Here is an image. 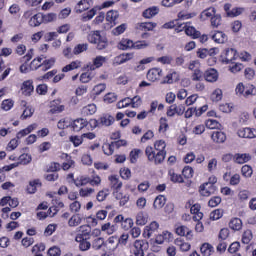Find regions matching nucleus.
<instances>
[{
  "label": "nucleus",
  "instance_id": "61",
  "mask_svg": "<svg viewBox=\"0 0 256 256\" xmlns=\"http://www.w3.org/2000/svg\"><path fill=\"white\" fill-rule=\"evenodd\" d=\"M69 141H70V143H73L74 147H79L80 145H83V135L70 136Z\"/></svg>",
  "mask_w": 256,
  "mask_h": 256
},
{
  "label": "nucleus",
  "instance_id": "62",
  "mask_svg": "<svg viewBox=\"0 0 256 256\" xmlns=\"http://www.w3.org/2000/svg\"><path fill=\"white\" fill-rule=\"evenodd\" d=\"M13 105H15L13 100L6 99L1 103V109H3V111H11V109H13Z\"/></svg>",
  "mask_w": 256,
  "mask_h": 256
},
{
  "label": "nucleus",
  "instance_id": "42",
  "mask_svg": "<svg viewBox=\"0 0 256 256\" xmlns=\"http://www.w3.org/2000/svg\"><path fill=\"white\" fill-rule=\"evenodd\" d=\"M43 59H45V56L42 55V56L35 58L30 63V67H31L32 71H37V69H39V67H41L43 69Z\"/></svg>",
  "mask_w": 256,
  "mask_h": 256
},
{
  "label": "nucleus",
  "instance_id": "64",
  "mask_svg": "<svg viewBox=\"0 0 256 256\" xmlns=\"http://www.w3.org/2000/svg\"><path fill=\"white\" fill-rule=\"evenodd\" d=\"M134 224L135 223L133 222V220L131 218H126L122 222L121 227H122V229H124V231H129V229H133Z\"/></svg>",
  "mask_w": 256,
  "mask_h": 256
},
{
  "label": "nucleus",
  "instance_id": "31",
  "mask_svg": "<svg viewBox=\"0 0 256 256\" xmlns=\"http://www.w3.org/2000/svg\"><path fill=\"white\" fill-rule=\"evenodd\" d=\"M216 13L217 10L214 7L207 8L201 12L200 19H202V21H207V19L214 17Z\"/></svg>",
  "mask_w": 256,
  "mask_h": 256
},
{
  "label": "nucleus",
  "instance_id": "16",
  "mask_svg": "<svg viewBox=\"0 0 256 256\" xmlns=\"http://www.w3.org/2000/svg\"><path fill=\"white\" fill-rule=\"evenodd\" d=\"M35 87L33 86V80H26L21 85V92L22 95H25V97L31 96V93H33Z\"/></svg>",
  "mask_w": 256,
  "mask_h": 256
},
{
  "label": "nucleus",
  "instance_id": "23",
  "mask_svg": "<svg viewBox=\"0 0 256 256\" xmlns=\"http://www.w3.org/2000/svg\"><path fill=\"white\" fill-rule=\"evenodd\" d=\"M135 42L131 39L123 38L119 43H118V49L120 51H127L128 49H134Z\"/></svg>",
  "mask_w": 256,
  "mask_h": 256
},
{
  "label": "nucleus",
  "instance_id": "38",
  "mask_svg": "<svg viewBox=\"0 0 256 256\" xmlns=\"http://www.w3.org/2000/svg\"><path fill=\"white\" fill-rule=\"evenodd\" d=\"M37 187H41V180L35 179L30 181L29 185L27 186V193L33 195V193L37 192Z\"/></svg>",
  "mask_w": 256,
  "mask_h": 256
},
{
  "label": "nucleus",
  "instance_id": "2",
  "mask_svg": "<svg viewBox=\"0 0 256 256\" xmlns=\"http://www.w3.org/2000/svg\"><path fill=\"white\" fill-rule=\"evenodd\" d=\"M88 41L89 43L97 45L96 48L99 51H103V49H107V47H109V41L107 40V37L101 35V32L99 31L90 32L88 35Z\"/></svg>",
  "mask_w": 256,
  "mask_h": 256
},
{
  "label": "nucleus",
  "instance_id": "12",
  "mask_svg": "<svg viewBox=\"0 0 256 256\" xmlns=\"http://www.w3.org/2000/svg\"><path fill=\"white\" fill-rule=\"evenodd\" d=\"M77 235L75 241H83V239H87L89 235H91V227L89 225H82L76 229Z\"/></svg>",
  "mask_w": 256,
  "mask_h": 256
},
{
  "label": "nucleus",
  "instance_id": "60",
  "mask_svg": "<svg viewBox=\"0 0 256 256\" xmlns=\"http://www.w3.org/2000/svg\"><path fill=\"white\" fill-rule=\"evenodd\" d=\"M205 126L207 129H219L221 127V124L215 119H208L206 120Z\"/></svg>",
  "mask_w": 256,
  "mask_h": 256
},
{
  "label": "nucleus",
  "instance_id": "7",
  "mask_svg": "<svg viewBox=\"0 0 256 256\" xmlns=\"http://www.w3.org/2000/svg\"><path fill=\"white\" fill-rule=\"evenodd\" d=\"M159 230V222L152 221L149 225L145 226L143 231V237L145 239H151L153 237V234L157 233Z\"/></svg>",
  "mask_w": 256,
  "mask_h": 256
},
{
  "label": "nucleus",
  "instance_id": "63",
  "mask_svg": "<svg viewBox=\"0 0 256 256\" xmlns=\"http://www.w3.org/2000/svg\"><path fill=\"white\" fill-rule=\"evenodd\" d=\"M211 27L217 29L221 25V16L220 14H216L210 18Z\"/></svg>",
  "mask_w": 256,
  "mask_h": 256
},
{
  "label": "nucleus",
  "instance_id": "13",
  "mask_svg": "<svg viewBox=\"0 0 256 256\" xmlns=\"http://www.w3.org/2000/svg\"><path fill=\"white\" fill-rule=\"evenodd\" d=\"M146 77H147L148 81L155 83V81H159V79H161V77H163V69L152 68L147 72Z\"/></svg>",
  "mask_w": 256,
  "mask_h": 256
},
{
  "label": "nucleus",
  "instance_id": "11",
  "mask_svg": "<svg viewBox=\"0 0 256 256\" xmlns=\"http://www.w3.org/2000/svg\"><path fill=\"white\" fill-rule=\"evenodd\" d=\"M238 137L241 139H255L256 138V129L255 128H240L237 131Z\"/></svg>",
  "mask_w": 256,
  "mask_h": 256
},
{
  "label": "nucleus",
  "instance_id": "35",
  "mask_svg": "<svg viewBox=\"0 0 256 256\" xmlns=\"http://www.w3.org/2000/svg\"><path fill=\"white\" fill-rule=\"evenodd\" d=\"M148 221H149V214L143 211L138 212V214L136 215V225H140V226L147 225Z\"/></svg>",
  "mask_w": 256,
  "mask_h": 256
},
{
  "label": "nucleus",
  "instance_id": "33",
  "mask_svg": "<svg viewBox=\"0 0 256 256\" xmlns=\"http://www.w3.org/2000/svg\"><path fill=\"white\" fill-rule=\"evenodd\" d=\"M233 159L238 165H243L244 163H248V161H251V155L247 153L235 154Z\"/></svg>",
  "mask_w": 256,
  "mask_h": 256
},
{
  "label": "nucleus",
  "instance_id": "41",
  "mask_svg": "<svg viewBox=\"0 0 256 256\" xmlns=\"http://www.w3.org/2000/svg\"><path fill=\"white\" fill-rule=\"evenodd\" d=\"M185 33L188 35V37H192V39H198V37H201V32L197 31L195 27L189 26L188 24L186 26Z\"/></svg>",
  "mask_w": 256,
  "mask_h": 256
},
{
  "label": "nucleus",
  "instance_id": "37",
  "mask_svg": "<svg viewBox=\"0 0 256 256\" xmlns=\"http://www.w3.org/2000/svg\"><path fill=\"white\" fill-rule=\"evenodd\" d=\"M158 14H159V7L152 6L143 12V17H145V19H152V17H155V15H158Z\"/></svg>",
  "mask_w": 256,
  "mask_h": 256
},
{
  "label": "nucleus",
  "instance_id": "56",
  "mask_svg": "<svg viewBox=\"0 0 256 256\" xmlns=\"http://www.w3.org/2000/svg\"><path fill=\"white\" fill-rule=\"evenodd\" d=\"M143 153V150L141 149H133L130 152V162L131 163H137V159H139V155Z\"/></svg>",
  "mask_w": 256,
  "mask_h": 256
},
{
  "label": "nucleus",
  "instance_id": "40",
  "mask_svg": "<svg viewBox=\"0 0 256 256\" xmlns=\"http://www.w3.org/2000/svg\"><path fill=\"white\" fill-rule=\"evenodd\" d=\"M200 251H201L203 256H211V255H213L215 249L213 248V246L211 244L204 243L200 247Z\"/></svg>",
  "mask_w": 256,
  "mask_h": 256
},
{
  "label": "nucleus",
  "instance_id": "45",
  "mask_svg": "<svg viewBox=\"0 0 256 256\" xmlns=\"http://www.w3.org/2000/svg\"><path fill=\"white\" fill-rule=\"evenodd\" d=\"M119 19V12L116 10H110L106 14V21L108 23H115Z\"/></svg>",
  "mask_w": 256,
  "mask_h": 256
},
{
  "label": "nucleus",
  "instance_id": "49",
  "mask_svg": "<svg viewBox=\"0 0 256 256\" xmlns=\"http://www.w3.org/2000/svg\"><path fill=\"white\" fill-rule=\"evenodd\" d=\"M154 27H157V24L153 22H142L138 24V29L140 31H153Z\"/></svg>",
  "mask_w": 256,
  "mask_h": 256
},
{
  "label": "nucleus",
  "instance_id": "28",
  "mask_svg": "<svg viewBox=\"0 0 256 256\" xmlns=\"http://www.w3.org/2000/svg\"><path fill=\"white\" fill-rule=\"evenodd\" d=\"M35 129H37V123L31 124L27 128L20 130L17 133L16 138L23 139V137H27V135H29V133H33V131H35Z\"/></svg>",
  "mask_w": 256,
  "mask_h": 256
},
{
  "label": "nucleus",
  "instance_id": "55",
  "mask_svg": "<svg viewBox=\"0 0 256 256\" xmlns=\"http://www.w3.org/2000/svg\"><path fill=\"white\" fill-rule=\"evenodd\" d=\"M205 77V73L199 69H195L191 75L192 81H203V78Z\"/></svg>",
  "mask_w": 256,
  "mask_h": 256
},
{
  "label": "nucleus",
  "instance_id": "27",
  "mask_svg": "<svg viewBox=\"0 0 256 256\" xmlns=\"http://www.w3.org/2000/svg\"><path fill=\"white\" fill-rule=\"evenodd\" d=\"M190 213H192L193 219L195 221H201L203 219V212H201V205L199 204H194L191 208H190Z\"/></svg>",
  "mask_w": 256,
  "mask_h": 256
},
{
  "label": "nucleus",
  "instance_id": "48",
  "mask_svg": "<svg viewBox=\"0 0 256 256\" xmlns=\"http://www.w3.org/2000/svg\"><path fill=\"white\" fill-rule=\"evenodd\" d=\"M175 245H177V247H179L180 251H184L187 252L191 249V244H189L188 242H185L181 239H176L174 241Z\"/></svg>",
  "mask_w": 256,
  "mask_h": 256
},
{
  "label": "nucleus",
  "instance_id": "6",
  "mask_svg": "<svg viewBox=\"0 0 256 256\" xmlns=\"http://www.w3.org/2000/svg\"><path fill=\"white\" fill-rule=\"evenodd\" d=\"M127 145L125 140H118L116 142L105 143L102 146L105 155H111L115 151V147H121Z\"/></svg>",
  "mask_w": 256,
  "mask_h": 256
},
{
  "label": "nucleus",
  "instance_id": "8",
  "mask_svg": "<svg viewBox=\"0 0 256 256\" xmlns=\"http://www.w3.org/2000/svg\"><path fill=\"white\" fill-rule=\"evenodd\" d=\"M183 113H185V105L172 104L168 108L166 115H167V117H175V115H178L179 117H181V115H183Z\"/></svg>",
  "mask_w": 256,
  "mask_h": 256
},
{
  "label": "nucleus",
  "instance_id": "54",
  "mask_svg": "<svg viewBox=\"0 0 256 256\" xmlns=\"http://www.w3.org/2000/svg\"><path fill=\"white\" fill-rule=\"evenodd\" d=\"M93 193H95V190L91 187H85L79 190V195L83 198L91 197Z\"/></svg>",
  "mask_w": 256,
  "mask_h": 256
},
{
  "label": "nucleus",
  "instance_id": "46",
  "mask_svg": "<svg viewBox=\"0 0 256 256\" xmlns=\"http://www.w3.org/2000/svg\"><path fill=\"white\" fill-rule=\"evenodd\" d=\"M74 185L77 187H85V185H89V176H79L74 179Z\"/></svg>",
  "mask_w": 256,
  "mask_h": 256
},
{
  "label": "nucleus",
  "instance_id": "1",
  "mask_svg": "<svg viewBox=\"0 0 256 256\" xmlns=\"http://www.w3.org/2000/svg\"><path fill=\"white\" fill-rule=\"evenodd\" d=\"M165 147H167V144L164 140H157L154 143V149L157 152L153 150V147L147 146L145 149V155L148 161L155 163V165H161V163L165 161V155H167Z\"/></svg>",
  "mask_w": 256,
  "mask_h": 256
},
{
  "label": "nucleus",
  "instance_id": "53",
  "mask_svg": "<svg viewBox=\"0 0 256 256\" xmlns=\"http://www.w3.org/2000/svg\"><path fill=\"white\" fill-rule=\"evenodd\" d=\"M223 99V90L217 88L211 94V100L215 103L221 101Z\"/></svg>",
  "mask_w": 256,
  "mask_h": 256
},
{
  "label": "nucleus",
  "instance_id": "39",
  "mask_svg": "<svg viewBox=\"0 0 256 256\" xmlns=\"http://www.w3.org/2000/svg\"><path fill=\"white\" fill-rule=\"evenodd\" d=\"M105 247V238L103 237H96L92 241V249H95V251H99Z\"/></svg>",
  "mask_w": 256,
  "mask_h": 256
},
{
  "label": "nucleus",
  "instance_id": "34",
  "mask_svg": "<svg viewBox=\"0 0 256 256\" xmlns=\"http://www.w3.org/2000/svg\"><path fill=\"white\" fill-rule=\"evenodd\" d=\"M211 139L214 143H225L227 141V135L222 131H215L212 133Z\"/></svg>",
  "mask_w": 256,
  "mask_h": 256
},
{
  "label": "nucleus",
  "instance_id": "20",
  "mask_svg": "<svg viewBox=\"0 0 256 256\" xmlns=\"http://www.w3.org/2000/svg\"><path fill=\"white\" fill-rule=\"evenodd\" d=\"M237 59V50L228 48L224 52V63H233Z\"/></svg>",
  "mask_w": 256,
  "mask_h": 256
},
{
  "label": "nucleus",
  "instance_id": "29",
  "mask_svg": "<svg viewBox=\"0 0 256 256\" xmlns=\"http://www.w3.org/2000/svg\"><path fill=\"white\" fill-rule=\"evenodd\" d=\"M113 195L115 199L120 201L121 207L127 205L129 203V194H123L121 191H113Z\"/></svg>",
  "mask_w": 256,
  "mask_h": 256
},
{
  "label": "nucleus",
  "instance_id": "57",
  "mask_svg": "<svg viewBox=\"0 0 256 256\" xmlns=\"http://www.w3.org/2000/svg\"><path fill=\"white\" fill-rule=\"evenodd\" d=\"M151 43L147 40H139L134 42V49L141 50V49H147Z\"/></svg>",
  "mask_w": 256,
  "mask_h": 256
},
{
  "label": "nucleus",
  "instance_id": "43",
  "mask_svg": "<svg viewBox=\"0 0 256 256\" xmlns=\"http://www.w3.org/2000/svg\"><path fill=\"white\" fill-rule=\"evenodd\" d=\"M41 23H43V15L41 14H36L32 16L29 20L30 27H39Z\"/></svg>",
  "mask_w": 256,
  "mask_h": 256
},
{
  "label": "nucleus",
  "instance_id": "24",
  "mask_svg": "<svg viewBox=\"0 0 256 256\" xmlns=\"http://www.w3.org/2000/svg\"><path fill=\"white\" fill-rule=\"evenodd\" d=\"M83 62L81 60L72 61L70 64L62 68V73H69V71H75V69H81Z\"/></svg>",
  "mask_w": 256,
  "mask_h": 256
},
{
  "label": "nucleus",
  "instance_id": "18",
  "mask_svg": "<svg viewBox=\"0 0 256 256\" xmlns=\"http://www.w3.org/2000/svg\"><path fill=\"white\" fill-rule=\"evenodd\" d=\"M92 5L93 0H80L75 7V11L76 13H83V11L91 9Z\"/></svg>",
  "mask_w": 256,
  "mask_h": 256
},
{
  "label": "nucleus",
  "instance_id": "32",
  "mask_svg": "<svg viewBox=\"0 0 256 256\" xmlns=\"http://www.w3.org/2000/svg\"><path fill=\"white\" fill-rule=\"evenodd\" d=\"M211 39L215 43H225V41H227V34L223 31H216L213 34H211Z\"/></svg>",
  "mask_w": 256,
  "mask_h": 256
},
{
  "label": "nucleus",
  "instance_id": "50",
  "mask_svg": "<svg viewBox=\"0 0 256 256\" xmlns=\"http://www.w3.org/2000/svg\"><path fill=\"white\" fill-rule=\"evenodd\" d=\"M215 51H217L216 48H212L210 50L203 48V49H199L197 51V55L200 59H205V58H207V55H213V53H215Z\"/></svg>",
  "mask_w": 256,
  "mask_h": 256
},
{
  "label": "nucleus",
  "instance_id": "15",
  "mask_svg": "<svg viewBox=\"0 0 256 256\" xmlns=\"http://www.w3.org/2000/svg\"><path fill=\"white\" fill-rule=\"evenodd\" d=\"M224 11L227 17H239V15L243 13V8H238V7L231 8V4H225Z\"/></svg>",
  "mask_w": 256,
  "mask_h": 256
},
{
  "label": "nucleus",
  "instance_id": "22",
  "mask_svg": "<svg viewBox=\"0 0 256 256\" xmlns=\"http://www.w3.org/2000/svg\"><path fill=\"white\" fill-rule=\"evenodd\" d=\"M87 125H89V122H87L86 119L78 118L73 121L72 129H73V131L79 132L82 129H85V127H87Z\"/></svg>",
  "mask_w": 256,
  "mask_h": 256
},
{
  "label": "nucleus",
  "instance_id": "52",
  "mask_svg": "<svg viewBox=\"0 0 256 256\" xmlns=\"http://www.w3.org/2000/svg\"><path fill=\"white\" fill-rule=\"evenodd\" d=\"M69 210L74 214L81 213V202L78 200L73 201L69 204Z\"/></svg>",
  "mask_w": 256,
  "mask_h": 256
},
{
  "label": "nucleus",
  "instance_id": "9",
  "mask_svg": "<svg viewBox=\"0 0 256 256\" xmlns=\"http://www.w3.org/2000/svg\"><path fill=\"white\" fill-rule=\"evenodd\" d=\"M199 192L202 197H211V195L217 193V187L212 184L204 183L200 186Z\"/></svg>",
  "mask_w": 256,
  "mask_h": 256
},
{
  "label": "nucleus",
  "instance_id": "21",
  "mask_svg": "<svg viewBox=\"0 0 256 256\" xmlns=\"http://www.w3.org/2000/svg\"><path fill=\"white\" fill-rule=\"evenodd\" d=\"M108 181H110V188L113 191H119L123 187V182L115 175L109 176Z\"/></svg>",
  "mask_w": 256,
  "mask_h": 256
},
{
  "label": "nucleus",
  "instance_id": "10",
  "mask_svg": "<svg viewBox=\"0 0 256 256\" xmlns=\"http://www.w3.org/2000/svg\"><path fill=\"white\" fill-rule=\"evenodd\" d=\"M175 233L179 237H186L189 241L193 239V231L185 225H176Z\"/></svg>",
  "mask_w": 256,
  "mask_h": 256
},
{
  "label": "nucleus",
  "instance_id": "17",
  "mask_svg": "<svg viewBox=\"0 0 256 256\" xmlns=\"http://www.w3.org/2000/svg\"><path fill=\"white\" fill-rule=\"evenodd\" d=\"M135 57L134 53H123L114 58V65H123Z\"/></svg>",
  "mask_w": 256,
  "mask_h": 256
},
{
  "label": "nucleus",
  "instance_id": "47",
  "mask_svg": "<svg viewBox=\"0 0 256 256\" xmlns=\"http://www.w3.org/2000/svg\"><path fill=\"white\" fill-rule=\"evenodd\" d=\"M101 231H103L104 233H107V235H113V233L117 231V226L111 225V223L108 222L102 225Z\"/></svg>",
  "mask_w": 256,
  "mask_h": 256
},
{
  "label": "nucleus",
  "instance_id": "3",
  "mask_svg": "<svg viewBox=\"0 0 256 256\" xmlns=\"http://www.w3.org/2000/svg\"><path fill=\"white\" fill-rule=\"evenodd\" d=\"M235 94L238 97H251L256 94V88L252 84L245 86L243 82H239L235 88Z\"/></svg>",
  "mask_w": 256,
  "mask_h": 256
},
{
  "label": "nucleus",
  "instance_id": "51",
  "mask_svg": "<svg viewBox=\"0 0 256 256\" xmlns=\"http://www.w3.org/2000/svg\"><path fill=\"white\" fill-rule=\"evenodd\" d=\"M154 209H163L165 207V196L159 195L154 200Z\"/></svg>",
  "mask_w": 256,
  "mask_h": 256
},
{
  "label": "nucleus",
  "instance_id": "44",
  "mask_svg": "<svg viewBox=\"0 0 256 256\" xmlns=\"http://www.w3.org/2000/svg\"><path fill=\"white\" fill-rule=\"evenodd\" d=\"M97 113V106L95 104H88L82 108V115H95Z\"/></svg>",
  "mask_w": 256,
  "mask_h": 256
},
{
  "label": "nucleus",
  "instance_id": "5",
  "mask_svg": "<svg viewBox=\"0 0 256 256\" xmlns=\"http://www.w3.org/2000/svg\"><path fill=\"white\" fill-rule=\"evenodd\" d=\"M149 249V242L145 240H136L133 243V254L135 256H145V252Z\"/></svg>",
  "mask_w": 256,
  "mask_h": 256
},
{
  "label": "nucleus",
  "instance_id": "14",
  "mask_svg": "<svg viewBox=\"0 0 256 256\" xmlns=\"http://www.w3.org/2000/svg\"><path fill=\"white\" fill-rule=\"evenodd\" d=\"M104 247L109 251L110 253H113L119 247V241L117 236H110L105 242Z\"/></svg>",
  "mask_w": 256,
  "mask_h": 256
},
{
  "label": "nucleus",
  "instance_id": "4",
  "mask_svg": "<svg viewBox=\"0 0 256 256\" xmlns=\"http://www.w3.org/2000/svg\"><path fill=\"white\" fill-rule=\"evenodd\" d=\"M107 63V57L105 56H96L92 59V62H89L84 66V69L87 71H95V69H101L102 65H105Z\"/></svg>",
  "mask_w": 256,
  "mask_h": 256
},
{
  "label": "nucleus",
  "instance_id": "19",
  "mask_svg": "<svg viewBox=\"0 0 256 256\" xmlns=\"http://www.w3.org/2000/svg\"><path fill=\"white\" fill-rule=\"evenodd\" d=\"M204 79L208 83H215L217 79H219V72H217L215 69L210 68L205 71L204 73Z\"/></svg>",
  "mask_w": 256,
  "mask_h": 256
},
{
  "label": "nucleus",
  "instance_id": "58",
  "mask_svg": "<svg viewBox=\"0 0 256 256\" xmlns=\"http://www.w3.org/2000/svg\"><path fill=\"white\" fill-rule=\"evenodd\" d=\"M177 77H179L177 72H171L166 75V77L164 78L162 83H167L168 85H171V83H173L175 80H177Z\"/></svg>",
  "mask_w": 256,
  "mask_h": 256
},
{
  "label": "nucleus",
  "instance_id": "30",
  "mask_svg": "<svg viewBox=\"0 0 256 256\" xmlns=\"http://www.w3.org/2000/svg\"><path fill=\"white\" fill-rule=\"evenodd\" d=\"M81 223H83V216L81 214H73L68 220L69 227H79Z\"/></svg>",
  "mask_w": 256,
  "mask_h": 256
},
{
  "label": "nucleus",
  "instance_id": "36",
  "mask_svg": "<svg viewBox=\"0 0 256 256\" xmlns=\"http://www.w3.org/2000/svg\"><path fill=\"white\" fill-rule=\"evenodd\" d=\"M229 227L232 231H241L243 229V221L239 218H232L229 222Z\"/></svg>",
  "mask_w": 256,
  "mask_h": 256
},
{
  "label": "nucleus",
  "instance_id": "59",
  "mask_svg": "<svg viewBox=\"0 0 256 256\" xmlns=\"http://www.w3.org/2000/svg\"><path fill=\"white\" fill-rule=\"evenodd\" d=\"M241 173L243 177H246L247 179H249L253 175V168H251V166L249 165H244L241 168Z\"/></svg>",
  "mask_w": 256,
  "mask_h": 256
},
{
  "label": "nucleus",
  "instance_id": "26",
  "mask_svg": "<svg viewBox=\"0 0 256 256\" xmlns=\"http://www.w3.org/2000/svg\"><path fill=\"white\" fill-rule=\"evenodd\" d=\"M100 127H111L113 123H115V117L110 114H104L100 118Z\"/></svg>",
  "mask_w": 256,
  "mask_h": 256
},
{
  "label": "nucleus",
  "instance_id": "25",
  "mask_svg": "<svg viewBox=\"0 0 256 256\" xmlns=\"http://www.w3.org/2000/svg\"><path fill=\"white\" fill-rule=\"evenodd\" d=\"M51 113H63L65 111V105L61 104V99H56L50 104Z\"/></svg>",
  "mask_w": 256,
  "mask_h": 256
}]
</instances>
